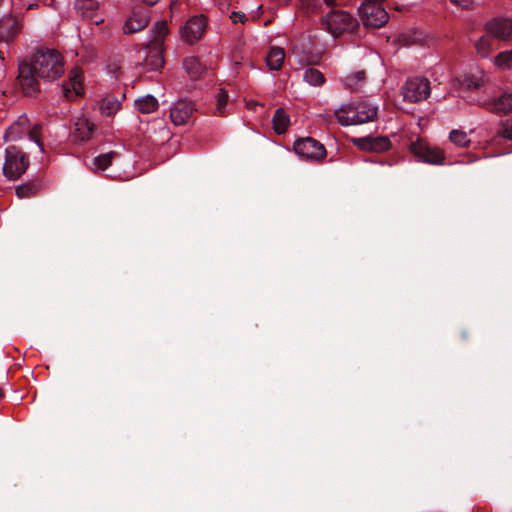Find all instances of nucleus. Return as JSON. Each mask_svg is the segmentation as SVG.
I'll use <instances>...</instances> for the list:
<instances>
[{"label": "nucleus", "mask_w": 512, "mask_h": 512, "mask_svg": "<svg viewBox=\"0 0 512 512\" xmlns=\"http://www.w3.org/2000/svg\"><path fill=\"white\" fill-rule=\"evenodd\" d=\"M64 73V63L61 54L54 49L38 50L30 63L19 65L18 84L26 95H32L39 90L36 77L53 81Z\"/></svg>", "instance_id": "nucleus-1"}, {"label": "nucleus", "mask_w": 512, "mask_h": 512, "mask_svg": "<svg viewBox=\"0 0 512 512\" xmlns=\"http://www.w3.org/2000/svg\"><path fill=\"white\" fill-rule=\"evenodd\" d=\"M168 34L166 21H159L151 30L150 41L146 46L145 59L142 62L136 61L135 67H142L144 72L158 71L164 65L163 47L164 39Z\"/></svg>", "instance_id": "nucleus-2"}, {"label": "nucleus", "mask_w": 512, "mask_h": 512, "mask_svg": "<svg viewBox=\"0 0 512 512\" xmlns=\"http://www.w3.org/2000/svg\"><path fill=\"white\" fill-rule=\"evenodd\" d=\"M378 108L366 102L348 103L335 110V117L342 126L359 125L373 121Z\"/></svg>", "instance_id": "nucleus-3"}, {"label": "nucleus", "mask_w": 512, "mask_h": 512, "mask_svg": "<svg viewBox=\"0 0 512 512\" xmlns=\"http://www.w3.org/2000/svg\"><path fill=\"white\" fill-rule=\"evenodd\" d=\"M41 129L42 127L38 124L31 127L28 117L26 115H21L7 129L4 138L5 141H16L23 135L27 134L29 139L37 145L39 151L43 152V145L41 142Z\"/></svg>", "instance_id": "nucleus-4"}, {"label": "nucleus", "mask_w": 512, "mask_h": 512, "mask_svg": "<svg viewBox=\"0 0 512 512\" xmlns=\"http://www.w3.org/2000/svg\"><path fill=\"white\" fill-rule=\"evenodd\" d=\"M29 160L25 154L16 146H9L5 150V161L3 174L10 180L18 179L25 173Z\"/></svg>", "instance_id": "nucleus-5"}, {"label": "nucleus", "mask_w": 512, "mask_h": 512, "mask_svg": "<svg viewBox=\"0 0 512 512\" xmlns=\"http://www.w3.org/2000/svg\"><path fill=\"white\" fill-rule=\"evenodd\" d=\"M383 0H363L359 12L365 26L378 28L388 21V13L382 7Z\"/></svg>", "instance_id": "nucleus-6"}, {"label": "nucleus", "mask_w": 512, "mask_h": 512, "mask_svg": "<svg viewBox=\"0 0 512 512\" xmlns=\"http://www.w3.org/2000/svg\"><path fill=\"white\" fill-rule=\"evenodd\" d=\"M323 24L327 31L335 38L345 32L353 31L358 25L355 18L342 10H334L329 13L323 19Z\"/></svg>", "instance_id": "nucleus-7"}, {"label": "nucleus", "mask_w": 512, "mask_h": 512, "mask_svg": "<svg viewBox=\"0 0 512 512\" xmlns=\"http://www.w3.org/2000/svg\"><path fill=\"white\" fill-rule=\"evenodd\" d=\"M410 150L419 161L428 164H442L445 160V152L442 149L420 138L411 143Z\"/></svg>", "instance_id": "nucleus-8"}, {"label": "nucleus", "mask_w": 512, "mask_h": 512, "mask_svg": "<svg viewBox=\"0 0 512 512\" xmlns=\"http://www.w3.org/2000/svg\"><path fill=\"white\" fill-rule=\"evenodd\" d=\"M293 148L295 153L306 161H319L326 155L323 144L311 137L296 140Z\"/></svg>", "instance_id": "nucleus-9"}, {"label": "nucleus", "mask_w": 512, "mask_h": 512, "mask_svg": "<svg viewBox=\"0 0 512 512\" xmlns=\"http://www.w3.org/2000/svg\"><path fill=\"white\" fill-rule=\"evenodd\" d=\"M402 95L411 103L425 100L430 95V83L426 78H410L402 87Z\"/></svg>", "instance_id": "nucleus-10"}, {"label": "nucleus", "mask_w": 512, "mask_h": 512, "mask_svg": "<svg viewBox=\"0 0 512 512\" xmlns=\"http://www.w3.org/2000/svg\"><path fill=\"white\" fill-rule=\"evenodd\" d=\"M207 27V20L204 15L191 17L181 29L182 38L190 44L198 41Z\"/></svg>", "instance_id": "nucleus-11"}, {"label": "nucleus", "mask_w": 512, "mask_h": 512, "mask_svg": "<svg viewBox=\"0 0 512 512\" xmlns=\"http://www.w3.org/2000/svg\"><path fill=\"white\" fill-rule=\"evenodd\" d=\"M352 143L362 151L381 153L391 147V141L386 136L352 138Z\"/></svg>", "instance_id": "nucleus-12"}, {"label": "nucleus", "mask_w": 512, "mask_h": 512, "mask_svg": "<svg viewBox=\"0 0 512 512\" xmlns=\"http://www.w3.org/2000/svg\"><path fill=\"white\" fill-rule=\"evenodd\" d=\"M196 110L191 101L179 100L172 104L170 109V118L174 125L180 126L186 124Z\"/></svg>", "instance_id": "nucleus-13"}, {"label": "nucleus", "mask_w": 512, "mask_h": 512, "mask_svg": "<svg viewBox=\"0 0 512 512\" xmlns=\"http://www.w3.org/2000/svg\"><path fill=\"white\" fill-rule=\"evenodd\" d=\"M485 29L491 36L507 40L512 36V20L495 18L486 23Z\"/></svg>", "instance_id": "nucleus-14"}, {"label": "nucleus", "mask_w": 512, "mask_h": 512, "mask_svg": "<svg viewBox=\"0 0 512 512\" xmlns=\"http://www.w3.org/2000/svg\"><path fill=\"white\" fill-rule=\"evenodd\" d=\"M22 29L21 23L15 18H5L0 21V41L9 42Z\"/></svg>", "instance_id": "nucleus-15"}, {"label": "nucleus", "mask_w": 512, "mask_h": 512, "mask_svg": "<svg viewBox=\"0 0 512 512\" xmlns=\"http://www.w3.org/2000/svg\"><path fill=\"white\" fill-rule=\"evenodd\" d=\"M148 24V18L143 12L133 13L125 22L123 32L132 34L144 29Z\"/></svg>", "instance_id": "nucleus-16"}, {"label": "nucleus", "mask_w": 512, "mask_h": 512, "mask_svg": "<svg viewBox=\"0 0 512 512\" xmlns=\"http://www.w3.org/2000/svg\"><path fill=\"white\" fill-rule=\"evenodd\" d=\"M94 131V124L85 117H80L75 122L73 137L80 141L90 139Z\"/></svg>", "instance_id": "nucleus-17"}, {"label": "nucleus", "mask_w": 512, "mask_h": 512, "mask_svg": "<svg viewBox=\"0 0 512 512\" xmlns=\"http://www.w3.org/2000/svg\"><path fill=\"white\" fill-rule=\"evenodd\" d=\"M183 67L192 79L200 78L206 71L205 66L194 56L187 57L183 62Z\"/></svg>", "instance_id": "nucleus-18"}, {"label": "nucleus", "mask_w": 512, "mask_h": 512, "mask_svg": "<svg viewBox=\"0 0 512 512\" xmlns=\"http://www.w3.org/2000/svg\"><path fill=\"white\" fill-rule=\"evenodd\" d=\"M285 59V51L280 47H271L267 56L266 64L270 70H279Z\"/></svg>", "instance_id": "nucleus-19"}, {"label": "nucleus", "mask_w": 512, "mask_h": 512, "mask_svg": "<svg viewBox=\"0 0 512 512\" xmlns=\"http://www.w3.org/2000/svg\"><path fill=\"white\" fill-rule=\"evenodd\" d=\"M135 109L143 114H149L157 110L159 103L153 95L141 96L135 100Z\"/></svg>", "instance_id": "nucleus-20"}, {"label": "nucleus", "mask_w": 512, "mask_h": 512, "mask_svg": "<svg viewBox=\"0 0 512 512\" xmlns=\"http://www.w3.org/2000/svg\"><path fill=\"white\" fill-rule=\"evenodd\" d=\"M121 108V102L115 96H106L99 102V110L104 116H112Z\"/></svg>", "instance_id": "nucleus-21"}, {"label": "nucleus", "mask_w": 512, "mask_h": 512, "mask_svg": "<svg viewBox=\"0 0 512 512\" xmlns=\"http://www.w3.org/2000/svg\"><path fill=\"white\" fill-rule=\"evenodd\" d=\"M290 124V119L286 111L282 108L276 110L273 116V128L276 133L284 134Z\"/></svg>", "instance_id": "nucleus-22"}, {"label": "nucleus", "mask_w": 512, "mask_h": 512, "mask_svg": "<svg viewBox=\"0 0 512 512\" xmlns=\"http://www.w3.org/2000/svg\"><path fill=\"white\" fill-rule=\"evenodd\" d=\"M63 93L64 96L69 99L73 100L82 93V86L81 81L78 75H74L70 78V82L67 85L63 86Z\"/></svg>", "instance_id": "nucleus-23"}, {"label": "nucleus", "mask_w": 512, "mask_h": 512, "mask_svg": "<svg viewBox=\"0 0 512 512\" xmlns=\"http://www.w3.org/2000/svg\"><path fill=\"white\" fill-rule=\"evenodd\" d=\"M117 157L118 154L114 151L97 156L93 161V170L104 171L112 164L113 160H115Z\"/></svg>", "instance_id": "nucleus-24"}, {"label": "nucleus", "mask_w": 512, "mask_h": 512, "mask_svg": "<svg viewBox=\"0 0 512 512\" xmlns=\"http://www.w3.org/2000/svg\"><path fill=\"white\" fill-rule=\"evenodd\" d=\"M365 82V72L364 71H356L348 74L343 79V83L347 88L352 90H356L360 88Z\"/></svg>", "instance_id": "nucleus-25"}, {"label": "nucleus", "mask_w": 512, "mask_h": 512, "mask_svg": "<svg viewBox=\"0 0 512 512\" xmlns=\"http://www.w3.org/2000/svg\"><path fill=\"white\" fill-rule=\"evenodd\" d=\"M493 110L498 113H509L512 111V93L502 94L493 104Z\"/></svg>", "instance_id": "nucleus-26"}, {"label": "nucleus", "mask_w": 512, "mask_h": 512, "mask_svg": "<svg viewBox=\"0 0 512 512\" xmlns=\"http://www.w3.org/2000/svg\"><path fill=\"white\" fill-rule=\"evenodd\" d=\"M477 54L481 57H488L493 50V40L489 36L480 37L475 43Z\"/></svg>", "instance_id": "nucleus-27"}, {"label": "nucleus", "mask_w": 512, "mask_h": 512, "mask_svg": "<svg viewBox=\"0 0 512 512\" xmlns=\"http://www.w3.org/2000/svg\"><path fill=\"white\" fill-rule=\"evenodd\" d=\"M304 81L312 86H321L325 82L324 75L315 68H308L303 75Z\"/></svg>", "instance_id": "nucleus-28"}, {"label": "nucleus", "mask_w": 512, "mask_h": 512, "mask_svg": "<svg viewBox=\"0 0 512 512\" xmlns=\"http://www.w3.org/2000/svg\"><path fill=\"white\" fill-rule=\"evenodd\" d=\"M494 65L501 70L512 68V49L500 52L493 60Z\"/></svg>", "instance_id": "nucleus-29"}, {"label": "nucleus", "mask_w": 512, "mask_h": 512, "mask_svg": "<svg viewBox=\"0 0 512 512\" xmlns=\"http://www.w3.org/2000/svg\"><path fill=\"white\" fill-rule=\"evenodd\" d=\"M96 0H76V8L85 17L92 18L93 12L97 9Z\"/></svg>", "instance_id": "nucleus-30"}, {"label": "nucleus", "mask_w": 512, "mask_h": 512, "mask_svg": "<svg viewBox=\"0 0 512 512\" xmlns=\"http://www.w3.org/2000/svg\"><path fill=\"white\" fill-rule=\"evenodd\" d=\"M450 142L458 147H466L469 145L470 139L465 132L453 130L450 132Z\"/></svg>", "instance_id": "nucleus-31"}, {"label": "nucleus", "mask_w": 512, "mask_h": 512, "mask_svg": "<svg viewBox=\"0 0 512 512\" xmlns=\"http://www.w3.org/2000/svg\"><path fill=\"white\" fill-rule=\"evenodd\" d=\"M228 94L223 89H220L219 93L217 94V100H216V113L218 115H225L227 112V106H228Z\"/></svg>", "instance_id": "nucleus-32"}, {"label": "nucleus", "mask_w": 512, "mask_h": 512, "mask_svg": "<svg viewBox=\"0 0 512 512\" xmlns=\"http://www.w3.org/2000/svg\"><path fill=\"white\" fill-rule=\"evenodd\" d=\"M480 80L471 76H464L462 80L456 79L453 86L458 85L460 88L477 89L480 86Z\"/></svg>", "instance_id": "nucleus-33"}, {"label": "nucleus", "mask_w": 512, "mask_h": 512, "mask_svg": "<svg viewBox=\"0 0 512 512\" xmlns=\"http://www.w3.org/2000/svg\"><path fill=\"white\" fill-rule=\"evenodd\" d=\"M319 7L318 0H302L301 2V9L308 15L317 13Z\"/></svg>", "instance_id": "nucleus-34"}, {"label": "nucleus", "mask_w": 512, "mask_h": 512, "mask_svg": "<svg viewBox=\"0 0 512 512\" xmlns=\"http://www.w3.org/2000/svg\"><path fill=\"white\" fill-rule=\"evenodd\" d=\"M499 134L505 139L512 140V121L511 120H506L503 123Z\"/></svg>", "instance_id": "nucleus-35"}, {"label": "nucleus", "mask_w": 512, "mask_h": 512, "mask_svg": "<svg viewBox=\"0 0 512 512\" xmlns=\"http://www.w3.org/2000/svg\"><path fill=\"white\" fill-rule=\"evenodd\" d=\"M230 19L233 23H245L247 20V17L244 13L239 11H232L230 14Z\"/></svg>", "instance_id": "nucleus-36"}, {"label": "nucleus", "mask_w": 512, "mask_h": 512, "mask_svg": "<svg viewBox=\"0 0 512 512\" xmlns=\"http://www.w3.org/2000/svg\"><path fill=\"white\" fill-rule=\"evenodd\" d=\"M30 190H31V188L28 186H19L16 189V194L19 198H24V197L28 196Z\"/></svg>", "instance_id": "nucleus-37"}, {"label": "nucleus", "mask_w": 512, "mask_h": 512, "mask_svg": "<svg viewBox=\"0 0 512 512\" xmlns=\"http://www.w3.org/2000/svg\"><path fill=\"white\" fill-rule=\"evenodd\" d=\"M452 1L463 8H468V7L472 6L475 2V0H452Z\"/></svg>", "instance_id": "nucleus-38"}, {"label": "nucleus", "mask_w": 512, "mask_h": 512, "mask_svg": "<svg viewBox=\"0 0 512 512\" xmlns=\"http://www.w3.org/2000/svg\"><path fill=\"white\" fill-rule=\"evenodd\" d=\"M109 73L114 77V78H120V75L122 73L121 71V67L119 66H114L112 68V66H109Z\"/></svg>", "instance_id": "nucleus-39"}, {"label": "nucleus", "mask_w": 512, "mask_h": 512, "mask_svg": "<svg viewBox=\"0 0 512 512\" xmlns=\"http://www.w3.org/2000/svg\"><path fill=\"white\" fill-rule=\"evenodd\" d=\"M325 3L328 5V6H336L338 5V0H324Z\"/></svg>", "instance_id": "nucleus-40"}, {"label": "nucleus", "mask_w": 512, "mask_h": 512, "mask_svg": "<svg viewBox=\"0 0 512 512\" xmlns=\"http://www.w3.org/2000/svg\"><path fill=\"white\" fill-rule=\"evenodd\" d=\"M160 0H143V2H145L146 4L148 5H154L156 4L157 2H159Z\"/></svg>", "instance_id": "nucleus-41"}, {"label": "nucleus", "mask_w": 512, "mask_h": 512, "mask_svg": "<svg viewBox=\"0 0 512 512\" xmlns=\"http://www.w3.org/2000/svg\"><path fill=\"white\" fill-rule=\"evenodd\" d=\"M175 7H176V1H172L171 10L174 11Z\"/></svg>", "instance_id": "nucleus-42"}, {"label": "nucleus", "mask_w": 512, "mask_h": 512, "mask_svg": "<svg viewBox=\"0 0 512 512\" xmlns=\"http://www.w3.org/2000/svg\"><path fill=\"white\" fill-rule=\"evenodd\" d=\"M346 114L349 116H353V112H347Z\"/></svg>", "instance_id": "nucleus-43"}]
</instances>
